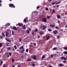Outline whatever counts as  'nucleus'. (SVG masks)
Returning <instances> with one entry per match:
<instances>
[{"label":"nucleus","mask_w":67,"mask_h":67,"mask_svg":"<svg viewBox=\"0 0 67 67\" xmlns=\"http://www.w3.org/2000/svg\"><path fill=\"white\" fill-rule=\"evenodd\" d=\"M9 35V32H6V36H8Z\"/></svg>","instance_id":"13"},{"label":"nucleus","mask_w":67,"mask_h":67,"mask_svg":"<svg viewBox=\"0 0 67 67\" xmlns=\"http://www.w3.org/2000/svg\"><path fill=\"white\" fill-rule=\"evenodd\" d=\"M35 31L36 32H38V30L37 29H36L35 30Z\"/></svg>","instance_id":"36"},{"label":"nucleus","mask_w":67,"mask_h":67,"mask_svg":"<svg viewBox=\"0 0 67 67\" xmlns=\"http://www.w3.org/2000/svg\"><path fill=\"white\" fill-rule=\"evenodd\" d=\"M9 55L11 56V55H12V54H11V53L10 52L9 53Z\"/></svg>","instance_id":"44"},{"label":"nucleus","mask_w":67,"mask_h":67,"mask_svg":"<svg viewBox=\"0 0 67 67\" xmlns=\"http://www.w3.org/2000/svg\"><path fill=\"white\" fill-rule=\"evenodd\" d=\"M48 1H49V2H51L52 0H48Z\"/></svg>","instance_id":"59"},{"label":"nucleus","mask_w":67,"mask_h":67,"mask_svg":"<svg viewBox=\"0 0 67 67\" xmlns=\"http://www.w3.org/2000/svg\"><path fill=\"white\" fill-rule=\"evenodd\" d=\"M37 9H40V6H37V8H36Z\"/></svg>","instance_id":"35"},{"label":"nucleus","mask_w":67,"mask_h":67,"mask_svg":"<svg viewBox=\"0 0 67 67\" xmlns=\"http://www.w3.org/2000/svg\"><path fill=\"white\" fill-rule=\"evenodd\" d=\"M2 43H0V47H2Z\"/></svg>","instance_id":"22"},{"label":"nucleus","mask_w":67,"mask_h":67,"mask_svg":"<svg viewBox=\"0 0 67 67\" xmlns=\"http://www.w3.org/2000/svg\"><path fill=\"white\" fill-rule=\"evenodd\" d=\"M45 58V55H43L42 57V59H43V58Z\"/></svg>","instance_id":"27"},{"label":"nucleus","mask_w":67,"mask_h":67,"mask_svg":"<svg viewBox=\"0 0 67 67\" xmlns=\"http://www.w3.org/2000/svg\"><path fill=\"white\" fill-rule=\"evenodd\" d=\"M55 29H59V27H58L57 26H56L55 27Z\"/></svg>","instance_id":"46"},{"label":"nucleus","mask_w":67,"mask_h":67,"mask_svg":"<svg viewBox=\"0 0 67 67\" xmlns=\"http://www.w3.org/2000/svg\"><path fill=\"white\" fill-rule=\"evenodd\" d=\"M9 5L10 7L11 8H15V7L14 5V4H9Z\"/></svg>","instance_id":"1"},{"label":"nucleus","mask_w":67,"mask_h":67,"mask_svg":"<svg viewBox=\"0 0 67 67\" xmlns=\"http://www.w3.org/2000/svg\"><path fill=\"white\" fill-rule=\"evenodd\" d=\"M9 52H6L5 54H9Z\"/></svg>","instance_id":"60"},{"label":"nucleus","mask_w":67,"mask_h":67,"mask_svg":"<svg viewBox=\"0 0 67 67\" xmlns=\"http://www.w3.org/2000/svg\"><path fill=\"white\" fill-rule=\"evenodd\" d=\"M57 38L58 39H59V35L58 36H57Z\"/></svg>","instance_id":"39"},{"label":"nucleus","mask_w":67,"mask_h":67,"mask_svg":"<svg viewBox=\"0 0 67 67\" xmlns=\"http://www.w3.org/2000/svg\"><path fill=\"white\" fill-rule=\"evenodd\" d=\"M8 45H9V43H7L6 44V46H8Z\"/></svg>","instance_id":"54"},{"label":"nucleus","mask_w":67,"mask_h":67,"mask_svg":"<svg viewBox=\"0 0 67 67\" xmlns=\"http://www.w3.org/2000/svg\"><path fill=\"white\" fill-rule=\"evenodd\" d=\"M57 18L58 19H59L60 18V16L59 15H57Z\"/></svg>","instance_id":"20"},{"label":"nucleus","mask_w":67,"mask_h":67,"mask_svg":"<svg viewBox=\"0 0 67 67\" xmlns=\"http://www.w3.org/2000/svg\"><path fill=\"white\" fill-rule=\"evenodd\" d=\"M40 35H42V34H43V33L41 32V33H40Z\"/></svg>","instance_id":"57"},{"label":"nucleus","mask_w":67,"mask_h":67,"mask_svg":"<svg viewBox=\"0 0 67 67\" xmlns=\"http://www.w3.org/2000/svg\"><path fill=\"white\" fill-rule=\"evenodd\" d=\"M26 52H29V49H27L26 50Z\"/></svg>","instance_id":"24"},{"label":"nucleus","mask_w":67,"mask_h":67,"mask_svg":"<svg viewBox=\"0 0 67 67\" xmlns=\"http://www.w3.org/2000/svg\"><path fill=\"white\" fill-rule=\"evenodd\" d=\"M14 48H15V49H16V46L15 45L14 46Z\"/></svg>","instance_id":"42"},{"label":"nucleus","mask_w":67,"mask_h":67,"mask_svg":"<svg viewBox=\"0 0 67 67\" xmlns=\"http://www.w3.org/2000/svg\"><path fill=\"white\" fill-rule=\"evenodd\" d=\"M20 49H23V47L21 46L20 47Z\"/></svg>","instance_id":"29"},{"label":"nucleus","mask_w":67,"mask_h":67,"mask_svg":"<svg viewBox=\"0 0 67 67\" xmlns=\"http://www.w3.org/2000/svg\"><path fill=\"white\" fill-rule=\"evenodd\" d=\"M13 29L14 30H17L18 29L15 26L13 27Z\"/></svg>","instance_id":"10"},{"label":"nucleus","mask_w":67,"mask_h":67,"mask_svg":"<svg viewBox=\"0 0 67 67\" xmlns=\"http://www.w3.org/2000/svg\"><path fill=\"white\" fill-rule=\"evenodd\" d=\"M2 34L3 36L4 37H5V35L3 33V32H2Z\"/></svg>","instance_id":"18"},{"label":"nucleus","mask_w":67,"mask_h":67,"mask_svg":"<svg viewBox=\"0 0 67 67\" xmlns=\"http://www.w3.org/2000/svg\"><path fill=\"white\" fill-rule=\"evenodd\" d=\"M46 11H48V8H46Z\"/></svg>","instance_id":"38"},{"label":"nucleus","mask_w":67,"mask_h":67,"mask_svg":"<svg viewBox=\"0 0 67 67\" xmlns=\"http://www.w3.org/2000/svg\"><path fill=\"white\" fill-rule=\"evenodd\" d=\"M49 38V36H48L47 37V38H46L47 40H48Z\"/></svg>","instance_id":"21"},{"label":"nucleus","mask_w":67,"mask_h":67,"mask_svg":"<svg viewBox=\"0 0 67 67\" xmlns=\"http://www.w3.org/2000/svg\"><path fill=\"white\" fill-rule=\"evenodd\" d=\"M26 32L28 34L30 33V31L29 30H27L26 31Z\"/></svg>","instance_id":"28"},{"label":"nucleus","mask_w":67,"mask_h":67,"mask_svg":"<svg viewBox=\"0 0 67 67\" xmlns=\"http://www.w3.org/2000/svg\"><path fill=\"white\" fill-rule=\"evenodd\" d=\"M55 3H56L54 2V3H52V5H54V4H55Z\"/></svg>","instance_id":"43"},{"label":"nucleus","mask_w":67,"mask_h":67,"mask_svg":"<svg viewBox=\"0 0 67 67\" xmlns=\"http://www.w3.org/2000/svg\"><path fill=\"white\" fill-rule=\"evenodd\" d=\"M59 66L60 67H62V66H64V65L63 64H62L61 63H60L59 64Z\"/></svg>","instance_id":"12"},{"label":"nucleus","mask_w":67,"mask_h":67,"mask_svg":"<svg viewBox=\"0 0 67 67\" xmlns=\"http://www.w3.org/2000/svg\"><path fill=\"white\" fill-rule=\"evenodd\" d=\"M2 64L0 63V66H2Z\"/></svg>","instance_id":"63"},{"label":"nucleus","mask_w":67,"mask_h":67,"mask_svg":"<svg viewBox=\"0 0 67 67\" xmlns=\"http://www.w3.org/2000/svg\"><path fill=\"white\" fill-rule=\"evenodd\" d=\"M34 46H36V43H34Z\"/></svg>","instance_id":"55"},{"label":"nucleus","mask_w":67,"mask_h":67,"mask_svg":"<svg viewBox=\"0 0 67 67\" xmlns=\"http://www.w3.org/2000/svg\"><path fill=\"white\" fill-rule=\"evenodd\" d=\"M15 67V65H13L12 66V67Z\"/></svg>","instance_id":"61"},{"label":"nucleus","mask_w":67,"mask_h":67,"mask_svg":"<svg viewBox=\"0 0 67 67\" xmlns=\"http://www.w3.org/2000/svg\"><path fill=\"white\" fill-rule=\"evenodd\" d=\"M32 58H34V60H35L36 59V57L35 55H34L32 57Z\"/></svg>","instance_id":"16"},{"label":"nucleus","mask_w":67,"mask_h":67,"mask_svg":"<svg viewBox=\"0 0 67 67\" xmlns=\"http://www.w3.org/2000/svg\"><path fill=\"white\" fill-rule=\"evenodd\" d=\"M52 12L53 13H55V10H53Z\"/></svg>","instance_id":"47"},{"label":"nucleus","mask_w":67,"mask_h":67,"mask_svg":"<svg viewBox=\"0 0 67 67\" xmlns=\"http://www.w3.org/2000/svg\"><path fill=\"white\" fill-rule=\"evenodd\" d=\"M10 49H11L10 47H8L7 48V49H8V50H10Z\"/></svg>","instance_id":"25"},{"label":"nucleus","mask_w":67,"mask_h":67,"mask_svg":"<svg viewBox=\"0 0 67 67\" xmlns=\"http://www.w3.org/2000/svg\"><path fill=\"white\" fill-rule=\"evenodd\" d=\"M60 2H61V1H60L59 2H58V4H59V3H60Z\"/></svg>","instance_id":"51"},{"label":"nucleus","mask_w":67,"mask_h":67,"mask_svg":"<svg viewBox=\"0 0 67 67\" xmlns=\"http://www.w3.org/2000/svg\"><path fill=\"white\" fill-rule=\"evenodd\" d=\"M49 58H53V55L52 54H51L49 56Z\"/></svg>","instance_id":"14"},{"label":"nucleus","mask_w":67,"mask_h":67,"mask_svg":"<svg viewBox=\"0 0 67 67\" xmlns=\"http://www.w3.org/2000/svg\"><path fill=\"white\" fill-rule=\"evenodd\" d=\"M9 25H10V24L9 23H7L6 24L5 26H9Z\"/></svg>","instance_id":"11"},{"label":"nucleus","mask_w":67,"mask_h":67,"mask_svg":"<svg viewBox=\"0 0 67 67\" xmlns=\"http://www.w3.org/2000/svg\"><path fill=\"white\" fill-rule=\"evenodd\" d=\"M1 64H2H2H3V61H1Z\"/></svg>","instance_id":"52"},{"label":"nucleus","mask_w":67,"mask_h":67,"mask_svg":"<svg viewBox=\"0 0 67 67\" xmlns=\"http://www.w3.org/2000/svg\"><path fill=\"white\" fill-rule=\"evenodd\" d=\"M28 20V18L27 17L24 20V22L25 23H26L27 22V20Z\"/></svg>","instance_id":"2"},{"label":"nucleus","mask_w":67,"mask_h":67,"mask_svg":"<svg viewBox=\"0 0 67 67\" xmlns=\"http://www.w3.org/2000/svg\"><path fill=\"white\" fill-rule=\"evenodd\" d=\"M22 28L24 30L26 28H25V25H24L22 27Z\"/></svg>","instance_id":"17"},{"label":"nucleus","mask_w":67,"mask_h":67,"mask_svg":"<svg viewBox=\"0 0 67 67\" xmlns=\"http://www.w3.org/2000/svg\"><path fill=\"white\" fill-rule=\"evenodd\" d=\"M19 42H21V38H19Z\"/></svg>","instance_id":"26"},{"label":"nucleus","mask_w":67,"mask_h":67,"mask_svg":"<svg viewBox=\"0 0 67 67\" xmlns=\"http://www.w3.org/2000/svg\"><path fill=\"white\" fill-rule=\"evenodd\" d=\"M58 23L59 24H60V21H58Z\"/></svg>","instance_id":"45"},{"label":"nucleus","mask_w":67,"mask_h":67,"mask_svg":"<svg viewBox=\"0 0 67 67\" xmlns=\"http://www.w3.org/2000/svg\"><path fill=\"white\" fill-rule=\"evenodd\" d=\"M66 62H67V61L65 60V61H63V63H64V64H65V63H66Z\"/></svg>","instance_id":"40"},{"label":"nucleus","mask_w":67,"mask_h":67,"mask_svg":"<svg viewBox=\"0 0 67 67\" xmlns=\"http://www.w3.org/2000/svg\"><path fill=\"white\" fill-rule=\"evenodd\" d=\"M15 61V60L14 59H12V62L13 63H14V62Z\"/></svg>","instance_id":"33"},{"label":"nucleus","mask_w":67,"mask_h":67,"mask_svg":"<svg viewBox=\"0 0 67 67\" xmlns=\"http://www.w3.org/2000/svg\"><path fill=\"white\" fill-rule=\"evenodd\" d=\"M0 6L1 7L2 6V4L1 3H0Z\"/></svg>","instance_id":"58"},{"label":"nucleus","mask_w":67,"mask_h":67,"mask_svg":"<svg viewBox=\"0 0 67 67\" xmlns=\"http://www.w3.org/2000/svg\"><path fill=\"white\" fill-rule=\"evenodd\" d=\"M0 38L1 39H3V36H0Z\"/></svg>","instance_id":"23"},{"label":"nucleus","mask_w":67,"mask_h":67,"mask_svg":"<svg viewBox=\"0 0 67 67\" xmlns=\"http://www.w3.org/2000/svg\"><path fill=\"white\" fill-rule=\"evenodd\" d=\"M18 25L19 26H23V24L22 23L21 24L20 23H19Z\"/></svg>","instance_id":"6"},{"label":"nucleus","mask_w":67,"mask_h":67,"mask_svg":"<svg viewBox=\"0 0 67 67\" xmlns=\"http://www.w3.org/2000/svg\"><path fill=\"white\" fill-rule=\"evenodd\" d=\"M49 10H50V12H51V11H52V9H50Z\"/></svg>","instance_id":"56"},{"label":"nucleus","mask_w":67,"mask_h":67,"mask_svg":"<svg viewBox=\"0 0 67 67\" xmlns=\"http://www.w3.org/2000/svg\"><path fill=\"white\" fill-rule=\"evenodd\" d=\"M47 19H50L51 18V16H48L47 17Z\"/></svg>","instance_id":"31"},{"label":"nucleus","mask_w":67,"mask_h":67,"mask_svg":"<svg viewBox=\"0 0 67 67\" xmlns=\"http://www.w3.org/2000/svg\"><path fill=\"white\" fill-rule=\"evenodd\" d=\"M32 35L33 36H34V32H32Z\"/></svg>","instance_id":"30"},{"label":"nucleus","mask_w":67,"mask_h":67,"mask_svg":"<svg viewBox=\"0 0 67 67\" xmlns=\"http://www.w3.org/2000/svg\"><path fill=\"white\" fill-rule=\"evenodd\" d=\"M18 66L19 67H21V64H18Z\"/></svg>","instance_id":"49"},{"label":"nucleus","mask_w":67,"mask_h":67,"mask_svg":"<svg viewBox=\"0 0 67 67\" xmlns=\"http://www.w3.org/2000/svg\"><path fill=\"white\" fill-rule=\"evenodd\" d=\"M63 54H66V55H67V51H65L64 52H63Z\"/></svg>","instance_id":"15"},{"label":"nucleus","mask_w":67,"mask_h":67,"mask_svg":"<svg viewBox=\"0 0 67 67\" xmlns=\"http://www.w3.org/2000/svg\"><path fill=\"white\" fill-rule=\"evenodd\" d=\"M42 21L43 22H47V20L46 18H43L42 19Z\"/></svg>","instance_id":"4"},{"label":"nucleus","mask_w":67,"mask_h":67,"mask_svg":"<svg viewBox=\"0 0 67 67\" xmlns=\"http://www.w3.org/2000/svg\"><path fill=\"white\" fill-rule=\"evenodd\" d=\"M63 22H65V20L64 19L63 20Z\"/></svg>","instance_id":"53"},{"label":"nucleus","mask_w":67,"mask_h":67,"mask_svg":"<svg viewBox=\"0 0 67 67\" xmlns=\"http://www.w3.org/2000/svg\"><path fill=\"white\" fill-rule=\"evenodd\" d=\"M61 60H67V58H66L64 56H63L61 57Z\"/></svg>","instance_id":"3"},{"label":"nucleus","mask_w":67,"mask_h":67,"mask_svg":"<svg viewBox=\"0 0 67 67\" xmlns=\"http://www.w3.org/2000/svg\"><path fill=\"white\" fill-rule=\"evenodd\" d=\"M49 26L51 27H55V25L53 24H51Z\"/></svg>","instance_id":"8"},{"label":"nucleus","mask_w":67,"mask_h":67,"mask_svg":"<svg viewBox=\"0 0 67 67\" xmlns=\"http://www.w3.org/2000/svg\"><path fill=\"white\" fill-rule=\"evenodd\" d=\"M40 27L41 29H42V28H43V26L42 25L40 26Z\"/></svg>","instance_id":"50"},{"label":"nucleus","mask_w":67,"mask_h":67,"mask_svg":"<svg viewBox=\"0 0 67 67\" xmlns=\"http://www.w3.org/2000/svg\"><path fill=\"white\" fill-rule=\"evenodd\" d=\"M57 49V48H56V47H54V48H53V49H54V50H56V49Z\"/></svg>","instance_id":"41"},{"label":"nucleus","mask_w":67,"mask_h":67,"mask_svg":"<svg viewBox=\"0 0 67 67\" xmlns=\"http://www.w3.org/2000/svg\"><path fill=\"white\" fill-rule=\"evenodd\" d=\"M46 29V27L44 25L43 26V27L42 28V30H45V29Z\"/></svg>","instance_id":"7"},{"label":"nucleus","mask_w":67,"mask_h":67,"mask_svg":"<svg viewBox=\"0 0 67 67\" xmlns=\"http://www.w3.org/2000/svg\"><path fill=\"white\" fill-rule=\"evenodd\" d=\"M53 33L54 34H56L58 33V31L57 30H55L53 31Z\"/></svg>","instance_id":"5"},{"label":"nucleus","mask_w":67,"mask_h":67,"mask_svg":"<svg viewBox=\"0 0 67 67\" xmlns=\"http://www.w3.org/2000/svg\"><path fill=\"white\" fill-rule=\"evenodd\" d=\"M32 60L31 59V58L28 59L26 61H31Z\"/></svg>","instance_id":"19"},{"label":"nucleus","mask_w":67,"mask_h":67,"mask_svg":"<svg viewBox=\"0 0 67 67\" xmlns=\"http://www.w3.org/2000/svg\"><path fill=\"white\" fill-rule=\"evenodd\" d=\"M59 5H56V6L57 7V8H58V7H59Z\"/></svg>","instance_id":"48"},{"label":"nucleus","mask_w":67,"mask_h":67,"mask_svg":"<svg viewBox=\"0 0 67 67\" xmlns=\"http://www.w3.org/2000/svg\"><path fill=\"white\" fill-rule=\"evenodd\" d=\"M7 41L8 42H10V40H7Z\"/></svg>","instance_id":"62"},{"label":"nucleus","mask_w":67,"mask_h":67,"mask_svg":"<svg viewBox=\"0 0 67 67\" xmlns=\"http://www.w3.org/2000/svg\"><path fill=\"white\" fill-rule=\"evenodd\" d=\"M24 51H25V49H24V48L23 49V50H22L20 52V53H21V54H23V53L24 52Z\"/></svg>","instance_id":"9"},{"label":"nucleus","mask_w":67,"mask_h":67,"mask_svg":"<svg viewBox=\"0 0 67 67\" xmlns=\"http://www.w3.org/2000/svg\"><path fill=\"white\" fill-rule=\"evenodd\" d=\"M32 65L34 67H35V64H34V63L32 64Z\"/></svg>","instance_id":"32"},{"label":"nucleus","mask_w":67,"mask_h":67,"mask_svg":"<svg viewBox=\"0 0 67 67\" xmlns=\"http://www.w3.org/2000/svg\"><path fill=\"white\" fill-rule=\"evenodd\" d=\"M48 31H49V32H51V31H52V30L51 29H48Z\"/></svg>","instance_id":"34"},{"label":"nucleus","mask_w":67,"mask_h":67,"mask_svg":"<svg viewBox=\"0 0 67 67\" xmlns=\"http://www.w3.org/2000/svg\"><path fill=\"white\" fill-rule=\"evenodd\" d=\"M66 27H67V24L65 27V28H66Z\"/></svg>","instance_id":"64"},{"label":"nucleus","mask_w":67,"mask_h":67,"mask_svg":"<svg viewBox=\"0 0 67 67\" xmlns=\"http://www.w3.org/2000/svg\"><path fill=\"white\" fill-rule=\"evenodd\" d=\"M12 35H14V32L13 30H12Z\"/></svg>","instance_id":"37"}]
</instances>
